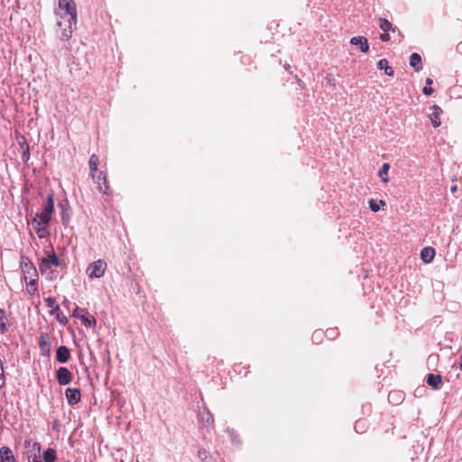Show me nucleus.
Wrapping results in <instances>:
<instances>
[{
	"label": "nucleus",
	"instance_id": "nucleus-24",
	"mask_svg": "<svg viewBox=\"0 0 462 462\" xmlns=\"http://www.w3.org/2000/svg\"><path fill=\"white\" fill-rule=\"evenodd\" d=\"M42 460L43 462H56L57 460V452L52 448H48L42 453Z\"/></svg>",
	"mask_w": 462,
	"mask_h": 462
},
{
	"label": "nucleus",
	"instance_id": "nucleus-3",
	"mask_svg": "<svg viewBox=\"0 0 462 462\" xmlns=\"http://www.w3.org/2000/svg\"><path fill=\"white\" fill-rule=\"evenodd\" d=\"M77 20H69L64 17H57V36L61 41H68L76 28Z\"/></svg>",
	"mask_w": 462,
	"mask_h": 462
},
{
	"label": "nucleus",
	"instance_id": "nucleus-21",
	"mask_svg": "<svg viewBox=\"0 0 462 462\" xmlns=\"http://www.w3.org/2000/svg\"><path fill=\"white\" fill-rule=\"evenodd\" d=\"M410 65L416 71H420L422 69V61L421 57L418 53H412L410 56Z\"/></svg>",
	"mask_w": 462,
	"mask_h": 462
},
{
	"label": "nucleus",
	"instance_id": "nucleus-4",
	"mask_svg": "<svg viewBox=\"0 0 462 462\" xmlns=\"http://www.w3.org/2000/svg\"><path fill=\"white\" fill-rule=\"evenodd\" d=\"M59 8L63 13L56 14L57 17L77 20L76 4L73 0H59Z\"/></svg>",
	"mask_w": 462,
	"mask_h": 462
},
{
	"label": "nucleus",
	"instance_id": "nucleus-31",
	"mask_svg": "<svg viewBox=\"0 0 462 462\" xmlns=\"http://www.w3.org/2000/svg\"><path fill=\"white\" fill-rule=\"evenodd\" d=\"M37 279L38 278H32V279H30V281L28 282H26V290L30 295L34 294L35 291L38 290Z\"/></svg>",
	"mask_w": 462,
	"mask_h": 462
},
{
	"label": "nucleus",
	"instance_id": "nucleus-25",
	"mask_svg": "<svg viewBox=\"0 0 462 462\" xmlns=\"http://www.w3.org/2000/svg\"><path fill=\"white\" fill-rule=\"evenodd\" d=\"M377 69H381V70L383 69L384 73L387 76H393V74H394L393 69L388 65V60L386 59H381L377 62Z\"/></svg>",
	"mask_w": 462,
	"mask_h": 462
},
{
	"label": "nucleus",
	"instance_id": "nucleus-45",
	"mask_svg": "<svg viewBox=\"0 0 462 462\" xmlns=\"http://www.w3.org/2000/svg\"><path fill=\"white\" fill-rule=\"evenodd\" d=\"M456 189H457V187H456V186L451 188V191H452V192H455V191H456Z\"/></svg>",
	"mask_w": 462,
	"mask_h": 462
},
{
	"label": "nucleus",
	"instance_id": "nucleus-5",
	"mask_svg": "<svg viewBox=\"0 0 462 462\" xmlns=\"http://www.w3.org/2000/svg\"><path fill=\"white\" fill-rule=\"evenodd\" d=\"M46 306L51 309L49 311L50 315H55L56 320L61 325L66 326L68 324V318L62 313L60 305L57 303L56 299L53 297H48L45 299Z\"/></svg>",
	"mask_w": 462,
	"mask_h": 462
},
{
	"label": "nucleus",
	"instance_id": "nucleus-44",
	"mask_svg": "<svg viewBox=\"0 0 462 462\" xmlns=\"http://www.w3.org/2000/svg\"><path fill=\"white\" fill-rule=\"evenodd\" d=\"M62 304L69 309L70 301L65 298Z\"/></svg>",
	"mask_w": 462,
	"mask_h": 462
},
{
	"label": "nucleus",
	"instance_id": "nucleus-35",
	"mask_svg": "<svg viewBox=\"0 0 462 462\" xmlns=\"http://www.w3.org/2000/svg\"><path fill=\"white\" fill-rule=\"evenodd\" d=\"M201 420L208 425H211L214 422L213 416L208 411H206L201 414Z\"/></svg>",
	"mask_w": 462,
	"mask_h": 462
},
{
	"label": "nucleus",
	"instance_id": "nucleus-12",
	"mask_svg": "<svg viewBox=\"0 0 462 462\" xmlns=\"http://www.w3.org/2000/svg\"><path fill=\"white\" fill-rule=\"evenodd\" d=\"M65 396L69 405L74 406L81 400L80 390L78 388H67L65 390Z\"/></svg>",
	"mask_w": 462,
	"mask_h": 462
},
{
	"label": "nucleus",
	"instance_id": "nucleus-10",
	"mask_svg": "<svg viewBox=\"0 0 462 462\" xmlns=\"http://www.w3.org/2000/svg\"><path fill=\"white\" fill-rule=\"evenodd\" d=\"M58 207L60 210L61 223L63 226H67L70 219L71 208L68 199H63L58 203Z\"/></svg>",
	"mask_w": 462,
	"mask_h": 462
},
{
	"label": "nucleus",
	"instance_id": "nucleus-42",
	"mask_svg": "<svg viewBox=\"0 0 462 462\" xmlns=\"http://www.w3.org/2000/svg\"><path fill=\"white\" fill-rule=\"evenodd\" d=\"M380 39L382 42H388L390 40V36L387 32H383V33L380 35Z\"/></svg>",
	"mask_w": 462,
	"mask_h": 462
},
{
	"label": "nucleus",
	"instance_id": "nucleus-27",
	"mask_svg": "<svg viewBox=\"0 0 462 462\" xmlns=\"http://www.w3.org/2000/svg\"><path fill=\"white\" fill-rule=\"evenodd\" d=\"M390 170L389 163H383L382 168L378 171V176L381 178L383 183H387L389 181L388 171Z\"/></svg>",
	"mask_w": 462,
	"mask_h": 462
},
{
	"label": "nucleus",
	"instance_id": "nucleus-23",
	"mask_svg": "<svg viewBox=\"0 0 462 462\" xmlns=\"http://www.w3.org/2000/svg\"><path fill=\"white\" fill-rule=\"evenodd\" d=\"M99 163V158L97 154H92L88 161L89 171L93 179L96 178L97 172V165Z\"/></svg>",
	"mask_w": 462,
	"mask_h": 462
},
{
	"label": "nucleus",
	"instance_id": "nucleus-34",
	"mask_svg": "<svg viewBox=\"0 0 462 462\" xmlns=\"http://www.w3.org/2000/svg\"><path fill=\"white\" fill-rule=\"evenodd\" d=\"M433 83V80L430 78L426 79V86L423 88L422 92L426 96H430L433 92V88H431V85Z\"/></svg>",
	"mask_w": 462,
	"mask_h": 462
},
{
	"label": "nucleus",
	"instance_id": "nucleus-22",
	"mask_svg": "<svg viewBox=\"0 0 462 462\" xmlns=\"http://www.w3.org/2000/svg\"><path fill=\"white\" fill-rule=\"evenodd\" d=\"M19 145L21 146V149H22V160L24 162H27L30 159V149H29V145L26 143V140L23 136L21 137V141H19Z\"/></svg>",
	"mask_w": 462,
	"mask_h": 462
},
{
	"label": "nucleus",
	"instance_id": "nucleus-7",
	"mask_svg": "<svg viewBox=\"0 0 462 462\" xmlns=\"http://www.w3.org/2000/svg\"><path fill=\"white\" fill-rule=\"evenodd\" d=\"M72 316L76 319H79L86 327L91 328L96 325L95 318L90 315L87 310L79 308V306H76Z\"/></svg>",
	"mask_w": 462,
	"mask_h": 462
},
{
	"label": "nucleus",
	"instance_id": "nucleus-20",
	"mask_svg": "<svg viewBox=\"0 0 462 462\" xmlns=\"http://www.w3.org/2000/svg\"><path fill=\"white\" fill-rule=\"evenodd\" d=\"M435 256V250L430 246H426L420 251V258L425 263H430L432 262Z\"/></svg>",
	"mask_w": 462,
	"mask_h": 462
},
{
	"label": "nucleus",
	"instance_id": "nucleus-26",
	"mask_svg": "<svg viewBox=\"0 0 462 462\" xmlns=\"http://www.w3.org/2000/svg\"><path fill=\"white\" fill-rule=\"evenodd\" d=\"M379 27L384 32H395V27L385 18H379Z\"/></svg>",
	"mask_w": 462,
	"mask_h": 462
},
{
	"label": "nucleus",
	"instance_id": "nucleus-6",
	"mask_svg": "<svg viewBox=\"0 0 462 462\" xmlns=\"http://www.w3.org/2000/svg\"><path fill=\"white\" fill-rule=\"evenodd\" d=\"M106 269V263L104 260L99 259L91 263L88 266L86 273L89 278H100L104 275Z\"/></svg>",
	"mask_w": 462,
	"mask_h": 462
},
{
	"label": "nucleus",
	"instance_id": "nucleus-41",
	"mask_svg": "<svg viewBox=\"0 0 462 462\" xmlns=\"http://www.w3.org/2000/svg\"><path fill=\"white\" fill-rule=\"evenodd\" d=\"M337 335V332L335 329H328L326 332V336L329 338H333Z\"/></svg>",
	"mask_w": 462,
	"mask_h": 462
},
{
	"label": "nucleus",
	"instance_id": "nucleus-19",
	"mask_svg": "<svg viewBox=\"0 0 462 462\" xmlns=\"http://www.w3.org/2000/svg\"><path fill=\"white\" fill-rule=\"evenodd\" d=\"M41 444L39 442H34L32 447L26 451L28 462H31V459H38L41 457Z\"/></svg>",
	"mask_w": 462,
	"mask_h": 462
},
{
	"label": "nucleus",
	"instance_id": "nucleus-2",
	"mask_svg": "<svg viewBox=\"0 0 462 462\" xmlns=\"http://www.w3.org/2000/svg\"><path fill=\"white\" fill-rule=\"evenodd\" d=\"M60 265H61V260L57 256L55 252H47L46 256L40 260L39 271L42 274L47 273V279L52 280L54 278V271H52L51 268Z\"/></svg>",
	"mask_w": 462,
	"mask_h": 462
},
{
	"label": "nucleus",
	"instance_id": "nucleus-38",
	"mask_svg": "<svg viewBox=\"0 0 462 462\" xmlns=\"http://www.w3.org/2000/svg\"><path fill=\"white\" fill-rule=\"evenodd\" d=\"M326 81L328 84H329L330 86H333V87H335L337 84L336 78L333 74H328L326 76Z\"/></svg>",
	"mask_w": 462,
	"mask_h": 462
},
{
	"label": "nucleus",
	"instance_id": "nucleus-15",
	"mask_svg": "<svg viewBox=\"0 0 462 462\" xmlns=\"http://www.w3.org/2000/svg\"><path fill=\"white\" fill-rule=\"evenodd\" d=\"M70 358L69 349L66 346H60L56 350V360L60 364L67 363Z\"/></svg>",
	"mask_w": 462,
	"mask_h": 462
},
{
	"label": "nucleus",
	"instance_id": "nucleus-29",
	"mask_svg": "<svg viewBox=\"0 0 462 462\" xmlns=\"http://www.w3.org/2000/svg\"><path fill=\"white\" fill-rule=\"evenodd\" d=\"M402 393L400 392H391L388 394V401L395 405L400 403L402 401Z\"/></svg>",
	"mask_w": 462,
	"mask_h": 462
},
{
	"label": "nucleus",
	"instance_id": "nucleus-8",
	"mask_svg": "<svg viewBox=\"0 0 462 462\" xmlns=\"http://www.w3.org/2000/svg\"><path fill=\"white\" fill-rule=\"evenodd\" d=\"M21 268L25 282L28 279L38 278L37 269L28 257L22 256Z\"/></svg>",
	"mask_w": 462,
	"mask_h": 462
},
{
	"label": "nucleus",
	"instance_id": "nucleus-16",
	"mask_svg": "<svg viewBox=\"0 0 462 462\" xmlns=\"http://www.w3.org/2000/svg\"><path fill=\"white\" fill-rule=\"evenodd\" d=\"M431 110H432V113L430 116V119L432 126L434 128H437L441 124L439 117H440V115L442 114V109L439 106L433 105L431 106Z\"/></svg>",
	"mask_w": 462,
	"mask_h": 462
},
{
	"label": "nucleus",
	"instance_id": "nucleus-11",
	"mask_svg": "<svg viewBox=\"0 0 462 462\" xmlns=\"http://www.w3.org/2000/svg\"><path fill=\"white\" fill-rule=\"evenodd\" d=\"M39 347L41 350V354L43 356L49 357L51 355V337L47 333H42L39 337Z\"/></svg>",
	"mask_w": 462,
	"mask_h": 462
},
{
	"label": "nucleus",
	"instance_id": "nucleus-13",
	"mask_svg": "<svg viewBox=\"0 0 462 462\" xmlns=\"http://www.w3.org/2000/svg\"><path fill=\"white\" fill-rule=\"evenodd\" d=\"M95 182L97 184V188L100 192L104 194H109V186L106 180V175L105 172L100 171L96 175V178L93 179Z\"/></svg>",
	"mask_w": 462,
	"mask_h": 462
},
{
	"label": "nucleus",
	"instance_id": "nucleus-30",
	"mask_svg": "<svg viewBox=\"0 0 462 462\" xmlns=\"http://www.w3.org/2000/svg\"><path fill=\"white\" fill-rule=\"evenodd\" d=\"M34 230H35V233L37 234V236L40 237V238H45L47 237L49 235H50V232L48 230V228L44 226H37L36 224H34V226H32Z\"/></svg>",
	"mask_w": 462,
	"mask_h": 462
},
{
	"label": "nucleus",
	"instance_id": "nucleus-18",
	"mask_svg": "<svg viewBox=\"0 0 462 462\" xmlns=\"http://www.w3.org/2000/svg\"><path fill=\"white\" fill-rule=\"evenodd\" d=\"M0 462H16L12 449L9 447L0 448Z\"/></svg>",
	"mask_w": 462,
	"mask_h": 462
},
{
	"label": "nucleus",
	"instance_id": "nucleus-36",
	"mask_svg": "<svg viewBox=\"0 0 462 462\" xmlns=\"http://www.w3.org/2000/svg\"><path fill=\"white\" fill-rule=\"evenodd\" d=\"M5 385V368L4 364L0 365V388H3Z\"/></svg>",
	"mask_w": 462,
	"mask_h": 462
},
{
	"label": "nucleus",
	"instance_id": "nucleus-46",
	"mask_svg": "<svg viewBox=\"0 0 462 462\" xmlns=\"http://www.w3.org/2000/svg\"><path fill=\"white\" fill-rule=\"evenodd\" d=\"M459 368L462 370V359H461V362H460V365H459Z\"/></svg>",
	"mask_w": 462,
	"mask_h": 462
},
{
	"label": "nucleus",
	"instance_id": "nucleus-33",
	"mask_svg": "<svg viewBox=\"0 0 462 462\" xmlns=\"http://www.w3.org/2000/svg\"><path fill=\"white\" fill-rule=\"evenodd\" d=\"M368 204H369L370 209L373 212H377L380 209V205L384 206L385 202L383 199H381V200H379V202H377L375 199H369Z\"/></svg>",
	"mask_w": 462,
	"mask_h": 462
},
{
	"label": "nucleus",
	"instance_id": "nucleus-37",
	"mask_svg": "<svg viewBox=\"0 0 462 462\" xmlns=\"http://www.w3.org/2000/svg\"><path fill=\"white\" fill-rule=\"evenodd\" d=\"M365 427V420H357L356 422V432H363L364 428Z\"/></svg>",
	"mask_w": 462,
	"mask_h": 462
},
{
	"label": "nucleus",
	"instance_id": "nucleus-39",
	"mask_svg": "<svg viewBox=\"0 0 462 462\" xmlns=\"http://www.w3.org/2000/svg\"><path fill=\"white\" fill-rule=\"evenodd\" d=\"M438 360H439V355L431 354L429 356V357L427 359V363H428V365H431V364L437 363Z\"/></svg>",
	"mask_w": 462,
	"mask_h": 462
},
{
	"label": "nucleus",
	"instance_id": "nucleus-28",
	"mask_svg": "<svg viewBox=\"0 0 462 462\" xmlns=\"http://www.w3.org/2000/svg\"><path fill=\"white\" fill-rule=\"evenodd\" d=\"M8 330V320L4 310L0 309V333L4 334Z\"/></svg>",
	"mask_w": 462,
	"mask_h": 462
},
{
	"label": "nucleus",
	"instance_id": "nucleus-40",
	"mask_svg": "<svg viewBox=\"0 0 462 462\" xmlns=\"http://www.w3.org/2000/svg\"><path fill=\"white\" fill-rule=\"evenodd\" d=\"M34 442H32V439L31 438H25L24 439V448L26 449V451L32 447V445L33 444Z\"/></svg>",
	"mask_w": 462,
	"mask_h": 462
},
{
	"label": "nucleus",
	"instance_id": "nucleus-14",
	"mask_svg": "<svg viewBox=\"0 0 462 462\" xmlns=\"http://www.w3.org/2000/svg\"><path fill=\"white\" fill-rule=\"evenodd\" d=\"M350 43L355 46H359V49L363 53H366L369 51L367 39L364 36L352 37L350 39Z\"/></svg>",
	"mask_w": 462,
	"mask_h": 462
},
{
	"label": "nucleus",
	"instance_id": "nucleus-32",
	"mask_svg": "<svg viewBox=\"0 0 462 462\" xmlns=\"http://www.w3.org/2000/svg\"><path fill=\"white\" fill-rule=\"evenodd\" d=\"M198 457L202 461V462H212V457L211 456L209 455V453L204 449V448H199L198 450Z\"/></svg>",
	"mask_w": 462,
	"mask_h": 462
},
{
	"label": "nucleus",
	"instance_id": "nucleus-17",
	"mask_svg": "<svg viewBox=\"0 0 462 462\" xmlns=\"http://www.w3.org/2000/svg\"><path fill=\"white\" fill-rule=\"evenodd\" d=\"M426 382L434 390H439L442 386V376L439 374H429Z\"/></svg>",
	"mask_w": 462,
	"mask_h": 462
},
{
	"label": "nucleus",
	"instance_id": "nucleus-1",
	"mask_svg": "<svg viewBox=\"0 0 462 462\" xmlns=\"http://www.w3.org/2000/svg\"><path fill=\"white\" fill-rule=\"evenodd\" d=\"M54 212V192L51 190L42 203V212L37 213L32 219V225H49Z\"/></svg>",
	"mask_w": 462,
	"mask_h": 462
},
{
	"label": "nucleus",
	"instance_id": "nucleus-9",
	"mask_svg": "<svg viewBox=\"0 0 462 462\" xmlns=\"http://www.w3.org/2000/svg\"><path fill=\"white\" fill-rule=\"evenodd\" d=\"M55 374L60 385L69 384L73 378L72 373L65 366L59 367L56 370Z\"/></svg>",
	"mask_w": 462,
	"mask_h": 462
},
{
	"label": "nucleus",
	"instance_id": "nucleus-43",
	"mask_svg": "<svg viewBox=\"0 0 462 462\" xmlns=\"http://www.w3.org/2000/svg\"><path fill=\"white\" fill-rule=\"evenodd\" d=\"M321 336V333L320 332H314L313 336H312V339L315 340V339H319V337Z\"/></svg>",
	"mask_w": 462,
	"mask_h": 462
}]
</instances>
